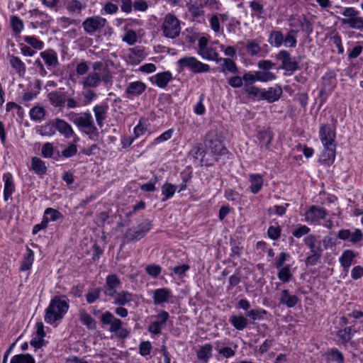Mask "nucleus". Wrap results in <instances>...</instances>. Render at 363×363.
<instances>
[{
    "instance_id": "obj_25",
    "label": "nucleus",
    "mask_w": 363,
    "mask_h": 363,
    "mask_svg": "<svg viewBox=\"0 0 363 363\" xmlns=\"http://www.w3.org/2000/svg\"><path fill=\"white\" fill-rule=\"evenodd\" d=\"M213 345L210 343H206L200 346L199 349L196 350L197 359L202 363H207L212 357Z\"/></svg>"
},
{
    "instance_id": "obj_1",
    "label": "nucleus",
    "mask_w": 363,
    "mask_h": 363,
    "mask_svg": "<svg viewBox=\"0 0 363 363\" xmlns=\"http://www.w3.org/2000/svg\"><path fill=\"white\" fill-rule=\"evenodd\" d=\"M69 298L65 295L55 296L45 309V321L52 325L61 320L69 308Z\"/></svg>"
},
{
    "instance_id": "obj_39",
    "label": "nucleus",
    "mask_w": 363,
    "mask_h": 363,
    "mask_svg": "<svg viewBox=\"0 0 363 363\" xmlns=\"http://www.w3.org/2000/svg\"><path fill=\"white\" fill-rule=\"evenodd\" d=\"M79 320L88 330H95L97 328L96 321L84 310L79 313Z\"/></svg>"
},
{
    "instance_id": "obj_23",
    "label": "nucleus",
    "mask_w": 363,
    "mask_h": 363,
    "mask_svg": "<svg viewBox=\"0 0 363 363\" xmlns=\"http://www.w3.org/2000/svg\"><path fill=\"white\" fill-rule=\"evenodd\" d=\"M171 296V290L169 289H157L153 292V302L155 305H161L167 302Z\"/></svg>"
},
{
    "instance_id": "obj_40",
    "label": "nucleus",
    "mask_w": 363,
    "mask_h": 363,
    "mask_svg": "<svg viewBox=\"0 0 363 363\" xmlns=\"http://www.w3.org/2000/svg\"><path fill=\"white\" fill-rule=\"evenodd\" d=\"M34 261V252L29 248L26 247V253L23 256L22 263L20 267V270L22 272L29 270Z\"/></svg>"
},
{
    "instance_id": "obj_20",
    "label": "nucleus",
    "mask_w": 363,
    "mask_h": 363,
    "mask_svg": "<svg viewBox=\"0 0 363 363\" xmlns=\"http://www.w3.org/2000/svg\"><path fill=\"white\" fill-rule=\"evenodd\" d=\"M299 299L296 295H291L289 289H283L279 297V303L286 306L289 308L295 307Z\"/></svg>"
},
{
    "instance_id": "obj_2",
    "label": "nucleus",
    "mask_w": 363,
    "mask_h": 363,
    "mask_svg": "<svg viewBox=\"0 0 363 363\" xmlns=\"http://www.w3.org/2000/svg\"><path fill=\"white\" fill-rule=\"evenodd\" d=\"M204 144L216 162L222 156L232 155L224 145L217 130H211L206 134Z\"/></svg>"
},
{
    "instance_id": "obj_22",
    "label": "nucleus",
    "mask_w": 363,
    "mask_h": 363,
    "mask_svg": "<svg viewBox=\"0 0 363 363\" xmlns=\"http://www.w3.org/2000/svg\"><path fill=\"white\" fill-rule=\"evenodd\" d=\"M55 123L56 130L63 135L65 138H69L74 134L72 126L65 120L56 118Z\"/></svg>"
},
{
    "instance_id": "obj_53",
    "label": "nucleus",
    "mask_w": 363,
    "mask_h": 363,
    "mask_svg": "<svg viewBox=\"0 0 363 363\" xmlns=\"http://www.w3.org/2000/svg\"><path fill=\"white\" fill-rule=\"evenodd\" d=\"M243 91L248 96L251 97L252 99L259 101L262 100L263 89L256 86H252L247 89H243Z\"/></svg>"
},
{
    "instance_id": "obj_42",
    "label": "nucleus",
    "mask_w": 363,
    "mask_h": 363,
    "mask_svg": "<svg viewBox=\"0 0 363 363\" xmlns=\"http://www.w3.org/2000/svg\"><path fill=\"white\" fill-rule=\"evenodd\" d=\"M31 169L38 175H43L47 172V167L44 161L38 157H33L31 161Z\"/></svg>"
},
{
    "instance_id": "obj_18",
    "label": "nucleus",
    "mask_w": 363,
    "mask_h": 363,
    "mask_svg": "<svg viewBox=\"0 0 363 363\" xmlns=\"http://www.w3.org/2000/svg\"><path fill=\"white\" fill-rule=\"evenodd\" d=\"M3 181L4 182V199L5 201H7L15 191L16 186L13 182V176L10 172L4 174Z\"/></svg>"
},
{
    "instance_id": "obj_31",
    "label": "nucleus",
    "mask_w": 363,
    "mask_h": 363,
    "mask_svg": "<svg viewBox=\"0 0 363 363\" xmlns=\"http://www.w3.org/2000/svg\"><path fill=\"white\" fill-rule=\"evenodd\" d=\"M108 108V106L106 104L103 105H96L94 107L93 111L94 112L97 125L101 128L104 125V121L106 118V112Z\"/></svg>"
},
{
    "instance_id": "obj_9",
    "label": "nucleus",
    "mask_w": 363,
    "mask_h": 363,
    "mask_svg": "<svg viewBox=\"0 0 363 363\" xmlns=\"http://www.w3.org/2000/svg\"><path fill=\"white\" fill-rule=\"evenodd\" d=\"M319 137L323 146L337 145L336 131L329 124H322L319 128Z\"/></svg>"
},
{
    "instance_id": "obj_35",
    "label": "nucleus",
    "mask_w": 363,
    "mask_h": 363,
    "mask_svg": "<svg viewBox=\"0 0 363 363\" xmlns=\"http://www.w3.org/2000/svg\"><path fill=\"white\" fill-rule=\"evenodd\" d=\"M324 357L327 361L335 362L337 363H344L345 361L343 354L335 347L329 349L325 352Z\"/></svg>"
},
{
    "instance_id": "obj_49",
    "label": "nucleus",
    "mask_w": 363,
    "mask_h": 363,
    "mask_svg": "<svg viewBox=\"0 0 363 363\" xmlns=\"http://www.w3.org/2000/svg\"><path fill=\"white\" fill-rule=\"evenodd\" d=\"M86 5L83 4L80 0H71L66 6L67 10L72 13L79 14L82 10L85 9Z\"/></svg>"
},
{
    "instance_id": "obj_14",
    "label": "nucleus",
    "mask_w": 363,
    "mask_h": 363,
    "mask_svg": "<svg viewBox=\"0 0 363 363\" xmlns=\"http://www.w3.org/2000/svg\"><path fill=\"white\" fill-rule=\"evenodd\" d=\"M147 89L146 84L141 81H136L129 83L125 94L129 99L140 96Z\"/></svg>"
},
{
    "instance_id": "obj_16",
    "label": "nucleus",
    "mask_w": 363,
    "mask_h": 363,
    "mask_svg": "<svg viewBox=\"0 0 363 363\" xmlns=\"http://www.w3.org/2000/svg\"><path fill=\"white\" fill-rule=\"evenodd\" d=\"M319 238V235L309 234L303 240L305 245L309 248L312 254H323V250L321 247V242Z\"/></svg>"
},
{
    "instance_id": "obj_44",
    "label": "nucleus",
    "mask_w": 363,
    "mask_h": 363,
    "mask_svg": "<svg viewBox=\"0 0 363 363\" xmlns=\"http://www.w3.org/2000/svg\"><path fill=\"white\" fill-rule=\"evenodd\" d=\"M277 277L282 283H288L292 278V273L291 272V265L286 264L283 267L279 269Z\"/></svg>"
},
{
    "instance_id": "obj_61",
    "label": "nucleus",
    "mask_w": 363,
    "mask_h": 363,
    "mask_svg": "<svg viewBox=\"0 0 363 363\" xmlns=\"http://www.w3.org/2000/svg\"><path fill=\"white\" fill-rule=\"evenodd\" d=\"M247 52L251 56L257 55L260 51L261 48L259 45L255 40L248 41L246 45Z\"/></svg>"
},
{
    "instance_id": "obj_62",
    "label": "nucleus",
    "mask_w": 363,
    "mask_h": 363,
    "mask_svg": "<svg viewBox=\"0 0 363 363\" xmlns=\"http://www.w3.org/2000/svg\"><path fill=\"white\" fill-rule=\"evenodd\" d=\"M281 228L278 223L276 226L270 225L267 230L268 237L273 240H277L281 236Z\"/></svg>"
},
{
    "instance_id": "obj_24",
    "label": "nucleus",
    "mask_w": 363,
    "mask_h": 363,
    "mask_svg": "<svg viewBox=\"0 0 363 363\" xmlns=\"http://www.w3.org/2000/svg\"><path fill=\"white\" fill-rule=\"evenodd\" d=\"M249 182H250L249 187L250 192L257 194L261 191L263 186V176L260 174H251L249 176Z\"/></svg>"
},
{
    "instance_id": "obj_56",
    "label": "nucleus",
    "mask_w": 363,
    "mask_h": 363,
    "mask_svg": "<svg viewBox=\"0 0 363 363\" xmlns=\"http://www.w3.org/2000/svg\"><path fill=\"white\" fill-rule=\"evenodd\" d=\"M299 26L302 30L306 33L307 35H310L313 31V23L307 18L305 15L302 16V18L299 19Z\"/></svg>"
},
{
    "instance_id": "obj_21",
    "label": "nucleus",
    "mask_w": 363,
    "mask_h": 363,
    "mask_svg": "<svg viewBox=\"0 0 363 363\" xmlns=\"http://www.w3.org/2000/svg\"><path fill=\"white\" fill-rule=\"evenodd\" d=\"M206 154V151L203 148L201 143L194 145L190 150L189 155L192 156L195 160H197L199 157H201V165H205L206 167L213 166V163H210L208 160H204V157Z\"/></svg>"
},
{
    "instance_id": "obj_26",
    "label": "nucleus",
    "mask_w": 363,
    "mask_h": 363,
    "mask_svg": "<svg viewBox=\"0 0 363 363\" xmlns=\"http://www.w3.org/2000/svg\"><path fill=\"white\" fill-rule=\"evenodd\" d=\"M274 138L272 130L270 129L262 130L258 132L257 138L261 147L269 150Z\"/></svg>"
},
{
    "instance_id": "obj_6",
    "label": "nucleus",
    "mask_w": 363,
    "mask_h": 363,
    "mask_svg": "<svg viewBox=\"0 0 363 363\" xmlns=\"http://www.w3.org/2000/svg\"><path fill=\"white\" fill-rule=\"evenodd\" d=\"M275 59L281 62V65L278 69L289 72V74L301 69L299 62L297 60L296 57H292L290 52L287 50H279L275 55Z\"/></svg>"
},
{
    "instance_id": "obj_19",
    "label": "nucleus",
    "mask_w": 363,
    "mask_h": 363,
    "mask_svg": "<svg viewBox=\"0 0 363 363\" xmlns=\"http://www.w3.org/2000/svg\"><path fill=\"white\" fill-rule=\"evenodd\" d=\"M355 333H357V330L353 325L339 329L336 333V335L341 341V343L346 345L351 341Z\"/></svg>"
},
{
    "instance_id": "obj_15",
    "label": "nucleus",
    "mask_w": 363,
    "mask_h": 363,
    "mask_svg": "<svg viewBox=\"0 0 363 363\" xmlns=\"http://www.w3.org/2000/svg\"><path fill=\"white\" fill-rule=\"evenodd\" d=\"M337 145L323 146V151L320 155L319 162L326 166L332 165L335 160Z\"/></svg>"
},
{
    "instance_id": "obj_46",
    "label": "nucleus",
    "mask_w": 363,
    "mask_h": 363,
    "mask_svg": "<svg viewBox=\"0 0 363 363\" xmlns=\"http://www.w3.org/2000/svg\"><path fill=\"white\" fill-rule=\"evenodd\" d=\"M10 363H35V360L32 354L23 353L13 355Z\"/></svg>"
},
{
    "instance_id": "obj_51",
    "label": "nucleus",
    "mask_w": 363,
    "mask_h": 363,
    "mask_svg": "<svg viewBox=\"0 0 363 363\" xmlns=\"http://www.w3.org/2000/svg\"><path fill=\"white\" fill-rule=\"evenodd\" d=\"M199 55L204 59L216 61L218 63L220 62L222 60V57H219V54L213 48L206 49L203 52H200Z\"/></svg>"
},
{
    "instance_id": "obj_37",
    "label": "nucleus",
    "mask_w": 363,
    "mask_h": 363,
    "mask_svg": "<svg viewBox=\"0 0 363 363\" xmlns=\"http://www.w3.org/2000/svg\"><path fill=\"white\" fill-rule=\"evenodd\" d=\"M177 185L172 183L165 182L161 187L162 195L163 196L161 199L162 202H165L173 197L177 190Z\"/></svg>"
},
{
    "instance_id": "obj_59",
    "label": "nucleus",
    "mask_w": 363,
    "mask_h": 363,
    "mask_svg": "<svg viewBox=\"0 0 363 363\" xmlns=\"http://www.w3.org/2000/svg\"><path fill=\"white\" fill-rule=\"evenodd\" d=\"M183 35H184L185 42L189 46L193 45L199 37L198 34L194 32L191 28H186L184 31Z\"/></svg>"
},
{
    "instance_id": "obj_45",
    "label": "nucleus",
    "mask_w": 363,
    "mask_h": 363,
    "mask_svg": "<svg viewBox=\"0 0 363 363\" xmlns=\"http://www.w3.org/2000/svg\"><path fill=\"white\" fill-rule=\"evenodd\" d=\"M37 131L42 136H52L55 135L56 132L55 119L52 123L40 125Z\"/></svg>"
},
{
    "instance_id": "obj_10",
    "label": "nucleus",
    "mask_w": 363,
    "mask_h": 363,
    "mask_svg": "<svg viewBox=\"0 0 363 363\" xmlns=\"http://www.w3.org/2000/svg\"><path fill=\"white\" fill-rule=\"evenodd\" d=\"M342 15L347 18H343L342 20V24L348 25L350 28L356 29L360 24L362 25V18L358 15L359 12L353 7L345 8Z\"/></svg>"
},
{
    "instance_id": "obj_29",
    "label": "nucleus",
    "mask_w": 363,
    "mask_h": 363,
    "mask_svg": "<svg viewBox=\"0 0 363 363\" xmlns=\"http://www.w3.org/2000/svg\"><path fill=\"white\" fill-rule=\"evenodd\" d=\"M101 84V76L96 72L89 73L83 80L84 88H96Z\"/></svg>"
},
{
    "instance_id": "obj_55",
    "label": "nucleus",
    "mask_w": 363,
    "mask_h": 363,
    "mask_svg": "<svg viewBox=\"0 0 363 363\" xmlns=\"http://www.w3.org/2000/svg\"><path fill=\"white\" fill-rule=\"evenodd\" d=\"M256 77V72H255L254 74L252 72H245L242 77L244 83L243 89H247L250 86H254L253 84L257 81Z\"/></svg>"
},
{
    "instance_id": "obj_8",
    "label": "nucleus",
    "mask_w": 363,
    "mask_h": 363,
    "mask_svg": "<svg viewBox=\"0 0 363 363\" xmlns=\"http://www.w3.org/2000/svg\"><path fill=\"white\" fill-rule=\"evenodd\" d=\"M69 93L65 88L60 87L49 92L47 95L50 104L56 108L62 109L65 106Z\"/></svg>"
},
{
    "instance_id": "obj_5",
    "label": "nucleus",
    "mask_w": 363,
    "mask_h": 363,
    "mask_svg": "<svg viewBox=\"0 0 363 363\" xmlns=\"http://www.w3.org/2000/svg\"><path fill=\"white\" fill-rule=\"evenodd\" d=\"M179 72H183L185 69L189 70L191 73L196 74L199 73H206L209 72L210 66L198 60L195 57L185 56L177 61Z\"/></svg>"
},
{
    "instance_id": "obj_4",
    "label": "nucleus",
    "mask_w": 363,
    "mask_h": 363,
    "mask_svg": "<svg viewBox=\"0 0 363 363\" xmlns=\"http://www.w3.org/2000/svg\"><path fill=\"white\" fill-rule=\"evenodd\" d=\"M180 21L173 13H168L164 17L160 30L163 35L169 39L177 38L181 33Z\"/></svg>"
},
{
    "instance_id": "obj_32",
    "label": "nucleus",
    "mask_w": 363,
    "mask_h": 363,
    "mask_svg": "<svg viewBox=\"0 0 363 363\" xmlns=\"http://www.w3.org/2000/svg\"><path fill=\"white\" fill-rule=\"evenodd\" d=\"M9 58L11 66L16 71L18 75L20 77L24 76L26 72V67L21 60L18 57L13 55H9Z\"/></svg>"
},
{
    "instance_id": "obj_60",
    "label": "nucleus",
    "mask_w": 363,
    "mask_h": 363,
    "mask_svg": "<svg viewBox=\"0 0 363 363\" xmlns=\"http://www.w3.org/2000/svg\"><path fill=\"white\" fill-rule=\"evenodd\" d=\"M44 213L45 214V216H48V218L50 220V221H56L63 218V215L60 211L50 207L47 208L45 210Z\"/></svg>"
},
{
    "instance_id": "obj_11",
    "label": "nucleus",
    "mask_w": 363,
    "mask_h": 363,
    "mask_svg": "<svg viewBox=\"0 0 363 363\" xmlns=\"http://www.w3.org/2000/svg\"><path fill=\"white\" fill-rule=\"evenodd\" d=\"M327 216L325 208L312 205L305 213V220L310 223H317L320 220L324 219Z\"/></svg>"
},
{
    "instance_id": "obj_54",
    "label": "nucleus",
    "mask_w": 363,
    "mask_h": 363,
    "mask_svg": "<svg viewBox=\"0 0 363 363\" xmlns=\"http://www.w3.org/2000/svg\"><path fill=\"white\" fill-rule=\"evenodd\" d=\"M143 238L144 236L139 231V230H138V228H136L135 230L128 229L125 234V238L126 239L127 242L138 241Z\"/></svg>"
},
{
    "instance_id": "obj_41",
    "label": "nucleus",
    "mask_w": 363,
    "mask_h": 363,
    "mask_svg": "<svg viewBox=\"0 0 363 363\" xmlns=\"http://www.w3.org/2000/svg\"><path fill=\"white\" fill-rule=\"evenodd\" d=\"M113 303L117 306H125L133 301V294L128 291L116 293Z\"/></svg>"
},
{
    "instance_id": "obj_12",
    "label": "nucleus",
    "mask_w": 363,
    "mask_h": 363,
    "mask_svg": "<svg viewBox=\"0 0 363 363\" xmlns=\"http://www.w3.org/2000/svg\"><path fill=\"white\" fill-rule=\"evenodd\" d=\"M121 284V281L115 274H108L106 277L104 294L109 297H114L117 293V288Z\"/></svg>"
},
{
    "instance_id": "obj_30",
    "label": "nucleus",
    "mask_w": 363,
    "mask_h": 363,
    "mask_svg": "<svg viewBox=\"0 0 363 363\" xmlns=\"http://www.w3.org/2000/svg\"><path fill=\"white\" fill-rule=\"evenodd\" d=\"M229 322L230 324L239 331L243 330L249 324L247 316L242 315H233L230 317Z\"/></svg>"
},
{
    "instance_id": "obj_48",
    "label": "nucleus",
    "mask_w": 363,
    "mask_h": 363,
    "mask_svg": "<svg viewBox=\"0 0 363 363\" xmlns=\"http://www.w3.org/2000/svg\"><path fill=\"white\" fill-rule=\"evenodd\" d=\"M10 23L14 34L19 36L24 28L23 21L17 16H11L10 18Z\"/></svg>"
},
{
    "instance_id": "obj_3",
    "label": "nucleus",
    "mask_w": 363,
    "mask_h": 363,
    "mask_svg": "<svg viewBox=\"0 0 363 363\" xmlns=\"http://www.w3.org/2000/svg\"><path fill=\"white\" fill-rule=\"evenodd\" d=\"M100 320L104 325H109V331L116 333L118 338L125 339L129 337L130 330L123 328L122 320L116 318L111 312L106 311L103 313L100 317Z\"/></svg>"
},
{
    "instance_id": "obj_57",
    "label": "nucleus",
    "mask_w": 363,
    "mask_h": 363,
    "mask_svg": "<svg viewBox=\"0 0 363 363\" xmlns=\"http://www.w3.org/2000/svg\"><path fill=\"white\" fill-rule=\"evenodd\" d=\"M92 118V116L90 113L86 112L84 113L82 116H79L75 118L73 120V123L77 125L79 128H84L86 125H88L89 121H90Z\"/></svg>"
},
{
    "instance_id": "obj_13",
    "label": "nucleus",
    "mask_w": 363,
    "mask_h": 363,
    "mask_svg": "<svg viewBox=\"0 0 363 363\" xmlns=\"http://www.w3.org/2000/svg\"><path fill=\"white\" fill-rule=\"evenodd\" d=\"M283 94L282 88L279 84H276L274 87H269L267 90L263 89L262 94V100H265L272 104L279 100Z\"/></svg>"
},
{
    "instance_id": "obj_17",
    "label": "nucleus",
    "mask_w": 363,
    "mask_h": 363,
    "mask_svg": "<svg viewBox=\"0 0 363 363\" xmlns=\"http://www.w3.org/2000/svg\"><path fill=\"white\" fill-rule=\"evenodd\" d=\"M336 86L337 79L335 71H328L321 78V89L333 92Z\"/></svg>"
},
{
    "instance_id": "obj_27",
    "label": "nucleus",
    "mask_w": 363,
    "mask_h": 363,
    "mask_svg": "<svg viewBox=\"0 0 363 363\" xmlns=\"http://www.w3.org/2000/svg\"><path fill=\"white\" fill-rule=\"evenodd\" d=\"M223 62L222 64L220 65L218 67L220 69V72H223L225 75L230 72L232 74H238L239 72L238 67L235 63V62L230 58H223L221 60Z\"/></svg>"
},
{
    "instance_id": "obj_7",
    "label": "nucleus",
    "mask_w": 363,
    "mask_h": 363,
    "mask_svg": "<svg viewBox=\"0 0 363 363\" xmlns=\"http://www.w3.org/2000/svg\"><path fill=\"white\" fill-rule=\"evenodd\" d=\"M82 27L84 32L89 35H93L96 32H101V30L106 27L111 30V28L108 26L107 20L100 16H94L86 18L82 22Z\"/></svg>"
},
{
    "instance_id": "obj_34",
    "label": "nucleus",
    "mask_w": 363,
    "mask_h": 363,
    "mask_svg": "<svg viewBox=\"0 0 363 363\" xmlns=\"http://www.w3.org/2000/svg\"><path fill=\"white\" fill-rule=\"evenodd\" d=\"M155 83L160 88H165L168 83L173 79L172 74L169 71L157 73L155 76Z\"/></svg>"
},
{
    "instance_id": "obj_33",
    "label": "nucleus",
    "mask_w": 363,
    "mask_h": 363,
    "mask_svg": "<svg viewBox=\"0 0 363 363\" xmlns=\"http://www.w3.org/2000/svg\"><path fill=\"white\" fill-rule=\"evenodd\" d=\"M284 35L281 30H273L269 34L268 43L274 48H280L284 43Z\"/></svg>"
},
{
    "instance_id": "obj_47",
    "label": "nucleus",
    "mask_w": 363,
    "mask_h": 363,
    "mask_svg": "<svg viewBox=\"0 0 363 363\" xmlns=\"http://www.w3.org/2000/svg\"><path fill=\"white\" fill-rule=\"evenodd\" d=\"M298 30L294 29H291L286 33L285 36H284V43L286 47L294 48L297 44L296 35L298 34Z\"/></svg>"
},
{
    "instance_id": "obj_58",
    "label": "nucleus",
    "mask_w": 363,
    "mask_h": 363,
    "mask_svg": "<svg viewBox=\"0 0 363 363\" xmlns=\"http://www.w3.org/2000/svg\"><path fill=\"white\" fill-rule=\"evenodd\" d=\"M256 79H257V81L262 82H267L269 81L274 80L277 78V76L275 74L271 72L268 71H257L256 72Z\"/></svg>"
},
{
    "instance_id": "obj_28",
    "label": "nucleus",
    "mask_w": 363,
    "mask_h": 363,
    "mask_svg": "<svg viewBox=\"0 0 363 363\" xmlns=\"http://www.w3.org/2000/svg\"><path fill=\"white\" fill-rule=\"evenodd\" d=\"M48 67H55L58 65V58L57 53L52 49L47 50L40 53Z\"/></svg>"
},
{
    "instance_id": "obj_63",
    "label": "nucleus",
    "mask_w": 363,
    "mask_h": 363,
    "mask_svg": "<svg viewBox=\"0 0 363 363\" xmlns=\"http://www.w3.org/2000/svg\"><path fill=\"white\" fill-rule=\"evenodd\" d=\"M202 8L203 6L201 4H199L195 2L189 6V11L193 18H197L203 14V10Z\"/></svg>"
},
{
    "instance_id": "obj_43",
    "label": "nucleus",
    "mask_w": 363,
    "mask_h": 363,
    "mask_svg": "<svg viewBox=\"0 0 363 363\" xmlns=\"http://www.w3.org/2000/svg\"><path fill=\"white\" fill-rule=\"evenodd\" d=\"M46 113V110L43 106H33L29 111L30 118L34 121H40L43 120Z\"/></svg>"
},
{
    "instance_id": "obj_38",
    "label": "nucleus",
    "mask_w": 363,
    "mask_h": 363,
    "mask_svg": "<svg viewBox=\"0 0 363 363\" xmlns=\"http://www.w3.org/2000/svg\"><path fill=\"white\" fill-rule=\"evenodd\" d=\"M249 6L252 10V17H256L258 19L265 18L266 11L262 4L257 1H252L249 3Z\"/></svg>"
},
{
    "instance_id": "obj_36",
    "label": "nucleus",
    "mask_w": 363,
    "mask_h": 363,
    "mask_svg": "<svg viewBox=\"0 0 363 363\" xmlns=\"http://www.w3.org/2000/svg\"><path fill=\"white\" fill-rule=\"evenodd\" d=\"M356 257V254L352 250H345L339 258L341 266L345 269H348L352 264L353 259Z\"/></svg>"
},
{
    "instance_id": "obj_52",
    "label": "nucleus",
    "mask_w": 363,
    "mask_h": 363,
    "mask_svg": "<svg viewBox=\"0 0 363 363\" xmlns=\"http://www.w3.org/2000/svg\"><path fill=\"white\" fill-rule=\"evenodd\" d=\"M267 314V311L264 309H252L246 313V316L252 320L250 323H253L255 320L263 319Z\"/></svg>"
},
{
    "instance_id": "obj_64",
    "label": "nucleus",
    "mask_w": 363,
    "mask_h": 363,
    "mask_svg": "<svg viewBox=\"0 0 363 363\" xmlns=\"http://www.w3.org/2000/svg\"><path fill=\"white\" fill-rule=\"evenodd\" d=\"M101 291L100 287L95 288L92 291H89L86 294V302L89 304L96 302L100 298Z\"/></svg>"
},
{
    "instance_id": "obj_50",
    "label": "nucleus",
    "mask_w": 363,
    "mask_h": 363,
    "mask_svg": "<svg viewBox=\"0 0 363 363\" xmlns=\"http://www.w3.org/2000/svg\"><path fill=\"white\" fill-rule=\"evenodd\" d=\"M23 40L25 43H28L30 47H31L33 50H42L44 47V43L39 40L35 35H26L23 37Z\"/></svg>"
}]
</instances>
